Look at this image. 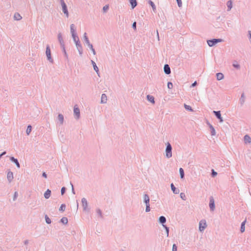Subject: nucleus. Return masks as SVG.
<instances>
[{"label":"nucleus","mask_w":251,"mask_h":251,"mask_svg":"<svg viewBox=\"0 0 251 251\" xmlns=\"http://www.w3.org/2000/svg\"><path fill=\"white\" fill-rule=\"evenodd\" d=\"M73 40L75 44L76 47L80 55H82L83 53V49L81 44H80L79 39L77 35L72 36Z\"/></svg>","instance_id":"nucleus-1"},{"label":"nucleus","mask_w":251,"mask_h":251,"mask_svg":"<svg viewBox=\"0 0 251 251\" xmlns=\"http://www.w3.org/2000/svg\"><path fill=\"white\" fill-rule=\"evenodd\" d=\"M166 147L165 149L166 156L168 158H170L172 156V147L169 142L166 143Z\"/></svg>","instance_id":"nucleus-2"},{"label":"nucleus","mask_w":251,"mask_h":251,"mask_svg":"<svg viewBox=\"0 0 251 251\" xmlns=\"http://www.w3.org/2000/svg\"><path fill=\"white\" fill-rule=\"evenodd\" d=\"M82 205L83 207V210L87 213L90 212V208L88 207V203L87 200L85 198H83L81 199Z\"/></svg>","instance_id":"nucleus-3"},{"label":"nucleus","mask_w":251,"mask_h":251,"mask_svg":"<svg viewBox=\"0 0 251 251\" xmlns=\"http://www.w3.org/2000/svg\"><path fill=\"white\" fill-rule=\"evenodd\" d=\"M223 40L222 39H213L207 41V44L209 47H212L215 44L219 42H222Z\"/></svg>","instance_id":"nucleus-4"},{"label":"nucleus","mask_w":251,"mask_h":251,"mask_svg":"<svg viewBox=\"0 0 251 251\" xmlns=\"http://www.w3.org/2000/svg\"><path fill=\"white\" fill-rule=\"evenodd\" d=\"M46 54L48 60L51 63H53V60L51 56V51L49 45H47L46 50Z\"/></svg>","instance_id":"nucleus-5"},{"label":"nucleus","mask_w":251,"mask_h":251,"mask_svg":"<svg viewBox=\"0 0 251 251\" xmlns=\"http://www.w3.org/2000/svg\"><path fill=\"white\" fill-rule=\"evenodd\" d=\"M61 4L62 7V11L64 14L66 15V17H69V12L67 9V5L64 2V0H60Z\"/></svg>","instance_id":"nucleus-6"},{"label":"nucleus","mask_w":251,"mask_h":251,"mask_svg":"<svg viewBox=\"0 0 251 251\" xmlns=\"http://www.w3.org/2000/svg\"><path fill=\"white\" fill-rule=\"evenodd\" d=\"M207 225L205 220H201L199 223V230L201 232L203 231L206 227Z\"/></svg>","instance_id":"nucleus-7"},{"label":"nucleus","mask_w":251,"mask_h":251,"mask_svg":"<svg viewBox=\"0 0 251 251\" xmlns=\"http://www.w3.org/2000/svg\"><path fill=\"white\" fill-rule=\"evenodd\" d=\"M74 113L76 119H78L80 118V110L79 108L76 105L74 106Z\"/></svg>","instance_id":"nucleus-8"},{"label":"nucleus","mask_w":251,"mask_h":251,"mask_svg":"<svg viewBox=\"0 0 251 251\" xmlns=\"http://www.w3.org/2000/svg\"><path fill=\"white\" fill-rule=\"evenodd\" d=\"M209 207L211 211H214L215 208V201L214 198L212 197L210 198L209 200Z\"/></svg>","instance_id":"nucleus-9"},{"label":"nucleus","mask_w":251,"mask_h":251,"mask_svg":"<svg viewBox=\"0 0 251 251\" xmlns=\"http://www.w3.org/2000/svg\"><path fill=\"white\" fill-rule=\"evenodd\" d=\"M213 113L215 116L220 120V122L221 123L223 122L224 121L223 118L221 116V112L220 111H213Z\"/></svg>","instance_id":"nucleus-10"},{"label":"nucleus","mask_w":251,"mask_h":251,"mask_svg":"<svg viewBox=\"0 0 251 251\" xmlns=\"http://www.w3.org/2000/svg\"><path fill=\"white\" fill-rule=\"evenodd\" d=\"M57 37L61 47L65 46L64 42L61 33L58 34Z\"/></svg>","instance_id":"nucleus-11"},{"label":"nucleus","mask_w":251,"mask_h":251,"mask_svg":"<svg viewBox=\"0 0 251 251\" xmlns=\"http://www.w3.org/2000/svg\"><path fill=\"white\" fill-rule=\"evenodd\" d=\"M10 160L12 162L14 163L16 165L17 167L18 168H20V164L17 159L15 158L14 157L12 156L10 157Z\"/></svg>","instance_id":"nucleus-12"},{"label":"nucleus","mask_w":251,"mask_h":251,"mask_svg":"<svg viewBox=\"0 0 251 251\" xmlns=\"http://www.w3.org/2000/svg\"><path fill=\"white\" fill-rule=\"evenodd\" d=\"M75 25L74 24H71L70 25V30L72 36L77 35L75 32Z\"/></svg>","instance_id":"nucleus-13"},{"label":"nucleus","mask_w":251,"mask_h":251,"mask_svg":"<svg viewBox=\"0 0 251 251\" xmlns=\"http://www.w3.org/2000/svg\"><path fill=\"white\" fill-rule=\"evenodd\" d=\"M164 72L166 75L171 74V69L168 64H165L164 66Z\"/></svg>","instance_id":"nucleus-14"},{"label":"nucleus","mask_w":251,"mask_h":251,"mask_svg":"<svg viewBox=\"0 0 251 251\" xmlns=\"http://www.w3.org/2000/svg\"><path fill=\"white\" fill-rule=\"evenodd\" d=\"M7 178L9 183L11 182L13 179V174L12 172L9 171L7 175Z\"/></svg>","instance_id":"nucleus-15"},{"label":"nucleus","mask_w":251,"mask_h":251,"mask_svg":"<svg viewBox=\"0 0 251 251\" xmlns=\"http://www.w3.org/2000/svg\"><path fill=\"white\" fill-rule=\"evenodd\" d=\"M57 120L59 122L60 125H62L64 123V116L62 114H59L57 117Z\"/></svg>","instance_id":"nucleus-16"},{"label":"nucleus","mask_w":251,"mask_h":251,"mask_svg":"<svg viewBox=\"0 0 251 251\" xmlns=\"http://www.w3.org/2000/svg\"><path fill=\"white\" fill-rule=\"evenodd\" d=\"M107 96L105 94H102L101 96L100 103H106L107 102Z\"/></svg>","instance_id":"nucleus-17"},{"label":"nucleus","mask_w":251,"mask_h":251,"mask_svg":"<svg viewBox=\"0 0 251 251\" xmlns=\"http://www.w3.org/2000/svg\"><path fill=\"white\" fill-rule=\"evenodd\" d=\"M245 94L244 93H243L241 95V97L239 99V102L241 104V106H242L244 103H245Z\"/></svg>","instance_id":"nucleus-18"},{"label":"nucleus","mask_w":251,"mask_h":251,"mask_svg":"<svg viewBox=\"0 0 251 251\" xmlns=\"http://www.w3.org/2000/svg\"><path fill=\"white\" fill-rule=\"evenodd\" d=\"M244 140L245 144H250L251 143V138L248 135H245L244 136Z\"/></svg>","instance_id":"nucleus-19"},{"label":"nucleus","mask_w":251,"mask_h":251,"mask_svg":"<svg viewBox=\"0 0 251 251\" xmlns=\"http://www.w3.org/2000/svg\"><path fill=\"white\" fill-rule=\"evenodd\" d=\"M171 188L173 192L175 194H177L179 193V190L176 189L173 183L171 184Z\"/></svg>","instance_id":"nucleus-20"},{"label":"nucleus","mask_w":251,"mask_h":251,"mask_svg":"<svg viewBox=\"0 0 251 251\" xmlns=\"http://www.w3.org/2000/svg\"><path fill=\"white\" fill-rule=\"evenodd\" d=\"M144 202L146 205L150 204V197L147 194L144 195Z\"/></svg>","instance_id":"nucleus-21"},{"label":"nucleus","mask_w":251,"mask_h":251,"mask_svg":"<svg viewBox=\"0 0 251 251\" xmlns=\"http://www.w3.org/2000/svg\"><path fill=\"white\" fill-rule=\"evenodd\" d=\"M22 19V17L21 16V15L18 13L16 12L14 14V19L16 21H19L21 20Z\"/></svg>","instance_id":"nucleus-22"},{"label":"nucleus","mask_w":251,"mask_h":251,"mask_svg":"<svg viewBox=\"0 0 251 251\" xmlns=\"http://www.w3.org/2000/svg\"><path fill=\"white\" fill-rule=\"evenodd\" d=\"M51 195V191L50 189H47L44 193V197L46 199H48Z\"/></svg>","instance_id":"nucleus-23"},{"label":"nucleus","mask_w":251,"mask_h":251,"mask_svg":"<svg viewBox=\"0 0 251 251\" xmlns=\"http://www.w3.org/2000/svg\"><path fill=\"white\" fill-rule=\"evenodd\" d=\"M158 221L159 223L163 225H164V224L166 223V219L164 216H161L159 218Z\"/></svg>","instance_id":"nucleus-24"},{"label":"nucleus","mask_w":251,"mask_h":251,"mask_svg":"<svg viewBox=\"0 0 251 251\" xmlns=\"http://www.w3.org/2000/svg\"><path fill=\"white\" fill-rule=\"evenodd\" d=\"M131 5L132 9H134L137 5L136 0H129Z\"/></svg>","instance_id":"nucleus-25"},{"label":"nucleus","mask_w":251,"mask_h":251,"mask_svg":"<svg viewBox=\"0 0 251 251\" xmlns=\"http://www.w3.org/2000/svg\"><path fill=\"white\" fill-rule=\"evenodd\" d=\"M227 6V11H229L232 7V1L231 0H228L226 2Z\"/></svg>","instance_id":"nucleus-26"},{"label":"nucleus","mask_w":251,"mask_h":251,"mask_svg":"<svg viewBox=\"0 0 251 251\" xmlns=\"http://www.w3.org/2000/svg\"><path fill=\"white\" fill-rule=\"evenodd\" d=\"M83 38H84V41H85L86 44L87 46H88L90 44H91V43L89 42V39H88V37L87 36V33L86 32L84 33V34L83 35Z\"/></svg>","instance_id":"nucleus-27"},{"label":"nucleus","mask_w":251,"mask_h":251,"mask_svg":"<svg viewBox=\"0 0 251 251\" xmlns=\"http://www.w3.org/2000/svg\"><path fill=\"white\" fill-rule=\"evenodd\" d=\"M91 63L93 66V68H94V70L96 72V73H97V74L99 75V68L98 67H97L96 63L93 61V60H91Z\"/></svg>","instance_id":"nucleus-28"},{"label":"nucleus","mask_w":251,"mask_h":251,"mask_svg":"<svg viewBox=\"0 0 251 251\" xmlns=\"http://www.w3.org/2000/svg\"><path fill=\"white\" fill-rule=\"evenodd\" d=\"M217 79L218 80H221L224 78V75L221 73H218L216 74Z\"/></svg>","instance_id":"nucleus-29"},{"label":"nucleus","mask_w":251,"mask_h":251,"mask_svg":"<svg viewBox=\"0 0 251 251\" xmlns=\"http://www.w3.org/2000/svg\"><path fill=\"white\" fill-rule=\"evenodd\" d=\"M147 100L151 102V103H155V101H154V97L152 96H150L149 95H147Z\"/></svg>","instance_id":"nucleus-30"},{"label":"nucleus","mask_w":251,"mask_h":251,"mask_svg":"<svg viewBox=\"0 0 251 251\" xmlns=\"http://www.w3.org/2000/svg\"><path fill=\"white\" fill-rule=\"evenodd\" d=\"M209 128L210 129V132L212 136H214L216 135V131L214 128V127L211 125H209Z\"/></svg>","instance_id":"nucleus-31"},{"label":"nucleus","mask_w":251,"mask_h":251,"mask_svg":"<svg viewBox=\"0 0 251 251\" xmlns=\"http://www.w3.org/2000/svg\"><path fill=\"white\" fill-rule=\"evenodd\" d=\"M148 2L151 6L153 11L154 12H156V6H155L154 3L151 0H149Z\"/></svg>","instance_id":"nucleus-32"},{"label":"nucleus","mask_w":251,"mask_h":251,"mask_svg":"<svg viewBox=\"0 0 251 251\" xmlns=\"http://www.w3.org/2000/svg\"><path fill=\"white\" fill-rule=\"evenodd\" d=\"M246 220H245L241 224L240 231L242 233H243L245 231V225L246 224Z\"/></svg>","instance_id":"nucleus-33"},{"label":"nucleus","mask_w":251,"mask_h":251,"mask_svg":"<svg viewBox=\"0 0 251 251\" xmlns=\"http://www.w3.org/2000/svg\"><path fill=\"white\" fill-rule=\"evenodd\" d=\"M179 172L180 174V176L181 179L184 178V172L183 169L182 168H179Z\"/></svg>","instance_id":"nucleus-34"},{"label":"nucleus","mask_w":251,"mask_h":251,"mask_svg":"<svg viewBox=\"0 0 251 251\" xmlns=\"http://www.w3.org/2000/svg\"><path fill=\"white\" fill-rule=\"evenodd\" d=\"M184 107L185 109L188 111H189L191 112L193 111V109L192 108V107L190 105L184 104Z\"/></svg>","instance_id":"nucleus-35"},{"label":"nucleus","mask_w":251,"mask_h":251,"mask_svg":"<svg viewBox=\"0 0 251 251\" xmlns=\"http://www.w3.org/2000/svg\"><path fill=\"white\" fill-rule=\"evenodd\" d=\"M31 130H32V126L30 125H28L27 127L26 130V134L27 135H29L30 133Z\"/></svg>","instance_id":"nucleus-36"},{"label":"nucleus","mask_w":251,"mask_h":251,"mask_svg":"<svg viewBox=\"0 0 251 251\" xmlns=\"http://www.w3.org/2000/svg\"><path fill=\"white\" fill-rule=\"evenodd\" d=\"M60 222L63 223V224H67L68 222V220L67 218L66 217H63L61 220Z\"/></svg>","instance_id":"nucleus-37"},{"label":"nucleus","mask_w":251,"mask_h":251,"mask_svg":"<svg viewBox=\"0 0 251 251\" xmlns=\"http://www.w3.org/2000/svg\"><path fill=\"white\" fill-rule=\"evenodd\" d=\"M88 47L90 48V49L91 50V51H92L93 52V54L94 55H96V52L95 51V49L93 48V46L92 45V44H90L88 46Z\"/></svg>","instance_id":"nucleus-38"},{"label":"nucleus","mask_w":251,"mask_h":251,"mask_svg":"<svg viewBox=\"0 0 251 251\" xmlns=\"http://www.w3.org/2000/svg\"><path fill=\"white\" fill-rule=\"evenodd\" d=\"M45 218L46 222L48 224H50L51 223V221L50 219V218L48 216V215H46L45 216Z\"/></svg>","instance_id":"nucleus-39"},{"label":"nucleus","mask_w":251,"mask_h":251,"mask_svg":"<svg viewBox=\"0 0 251 251\" xmlns=\"http://www.w3.org/2000/svg\"><path fill=\"white\" fill-rule=\"evenodd\" d=\"M61 48L62 49L63 52H64V55H65V57L66 58H68V54H67V53L66 52V50H65V46H63V47H61Z\"/></svg>","instance_id":"nucleus-40"},{"label":"nucleus","mask_w":251,"mask_h":251,"mask_svg":"<svg viewBox=\"0 0 251 251\" xmlns=\"http://www.w3.org/2000/svg\"><path fill=\"white\" fill-rule=\"evenodd\" d=\"M163 226L165 229V231L167 234V237L169 236V228L167 227L166 225H163Z\"/></svg>","instance_id":"nucleus-41"},{"label":"nucleus","mask_w":251,"mask_h":251,"mask_svg":"<svg viewBox=\"0 0 251 251\" xmlns=\"http://www.w3.org/2000/svg\"><path fill=\"white\" fill-rule=\"evenodd\" d=\"M66 208V205L65 204H62L59 208V211H64Z\"/></svg>","instance_id":"nucleus-42"},{"label":"nucleus","mask_w":251,"mask_h":251,"mask_svg":"<svg viewBox=\"0 0 251 251\" xmlns=\"http://www.w3.org/2000/svg\"><path fill=\"white\" fill-rule=\"evenodd\" d=\"M96 212L98 215H99L100 218L103 217L101 211L100 209H97Z\"/></svg>","instance_id":"nucleus-43"},{"label":"nucleus","mask_w":251,"mask_h":251,"mask_svg":"<svg viewBox=\"0 0 251 251\" xmlns=\"http://www.w3.org/2000/svg\"><path fill=\"white\" fill-rule=\"evenodd\" d=\"M180 197L183 200H186V196L184 193H181L180 194Z\"/></svg>","instance_id":"nucleus-44"},{"label":"nucleus","mask_w":251,"mask_h":251,"mask_svg":"<svg viewBox=\"0 0 251 251\" xmlns=\"http://www.w3.org/2000/svg\"><path fill=\"white\" fill-rule=\"evenodd\" d=\"M167 87H168V88L169 89H172L173 87V83L171 82H168Z\"/></svg>","instance_id":"nucleus-45"},{"label":"nucleus","mask_w":251,"mask_h":251,"mask_svg":"<svg viewBox=\"0 0 251 251\" xmlns=\"http://www.w3.org/2000/svg\"><path fill=\"white\" fill-rule=\"evenodd\" d=\"M233 66L237 69H240V65L237 63H233Z\"/></svg>","instance_id":"nucleus-46"},{"label":"nucleus","mask_w":251,"mask_h":251,"mask_svg":"<svg viewBox=\"0 0 251 251\" xmlns=\"http://www.w3.org/2000/svg\"><path fill=\"white\" fill-rule=\"evenodd\" d=\"M109 8V6L108 5H105V6H104L103 7V11L104 12H105L107 11V10Z\"/></svg>","instance_id":"nucleus-47"},{"label":"nucleus","mask_w":251,"mask_h":251,"mask_svg":"<svg viewBox=\"0 0 251 251\" xmlns=\"http://www.w3.org/2000/svg\"><path fill=\"white\" fill-rule=\"evenodd\" d=\"M18 196V192H15L14 194V196H13V200L14 201H15L17 199Z\"/></svg>","instance_id":"nucleus-48"},{"label":"nucleus","mask_w":251,"mask_h":251,"mask_svg":"<svg viewBox=\"0 0 251 251\" xmlns=\"http://www.w3.org/2000/svg\"><path fill=\"white\" fill-rule=\"evenodd\" d=\"M211 175L212 177H215L217 175V173L215 172L213 169H212Z\"/></svg>","instance_id":"nucleus-49"},{"label":"nucleus","mask_w":251,"mask_h":251,"mask_svg":"<svg viewBox=\"0 0 251 251\" xmlns=\"http://www.w3.org/2000/svg\"><path fill=\"white\" fill-rule=\"evenodd\" d=\"M65 192H66V188L65 187H62V188L61 189V195H63L64 194V193H65Z\"/></svg>","instance_id":"nucleus-50"},{"label":"nucleus","mask_w":251,"mask_h":251,"mask_svg":"<svg viewBox=\"0 0 251 251\" xmlns=\"http://www.w3.org/2000/svg\"><path fill=\"white\" fill-rule=\"evenodd\" d=\"M146 212H148L150 211L151 208H150V204H146Z\"/></svg>","instance_id":"nucleus-51"},{"label":"nucleus","mask_w":251,"mask_h":251,"mask_svg":"<svg viewBox=\"0 0 251 251\" xmlns=\"http://www.w3.org/2000/svg\"><path fill=\"white\" fill-rule=\"evenodd\" d=\"M176 2L177 3V5L179 7H181L182 6V1L181 0H176Z\"/></svg>","instance_id":"nucleus-52"},{"label":"nucleus","mask_w":251,"mask_h":251,"mask_svg":"<svg viewBox=\"0 0 251 251\" xmlns=\"http://www.w3.org/2000/svg\"><path fill=\"white\" fill-rule=\"evenodd\" d=\"M172 251H177V246L176 244H174L172 247Z\"/></svg>","instance_id":"nucleus-53"},{"label":"nucleus","mask_w":251,"mask_h":251,"mask_svg":"<svg viewBox=\"0 0 251 251\" xmlns=\"http://www.w3.org/2000/svg\"><path fill=\"white\" fill-rule=\"evenodd\" d=\"M133 28H134V30H136V23L135 22H134L133 24H132V25Z\"/></svg>","instance_id":"nucleus-54"},{"label":"nucleus","mask_w":251,"mask_h":251,"mask_svg":"<svg viewBox=\"0 0 251 251\" xmlns=\"http://www.w3.org/2000/svg\"><path fill=\"white\" fill-rule=\"evenodd\" d=\"M70 184L71 185V186H72V193L73 194H75V190H74L73 185V184L71 182H70Z\"/></svg>","instance_id":"nucleus-55"},{"label":"nucleus","mask_w":251,"mask_h":251,"mask_svg":"<svg viewBox=\"0 0 251 251\" xmlns=\"http://www.w3.org/2000/svg\"><path fill=\"white\" fill-rule=\"evenodd\" d=\"M197 84V81H195L194 83H193L191 84V87H194L195 86H196Z\"/></svg>","instance_id":"nucleus-56"},{"label":"nucleus","mask_w":251,"mask_h":251,"mask_svg":"<svg viewBox=\"0 0 251 251\" xmlns=\"http://www.w3.org/2000/svg\"><path fill=\"white\" fill-rule=\"evenodd\" d=\"M6 152L5 151L2 152L0 154V158L4 155H5L6 154Z\"/></svg>","instance_id":"nucleus-57"},{"label":"nucleus","mask_w":251,"mask_h":251,"mask_svg":"<svg viewBox=\"0 0 251 251\" xmlns=\"http://www.w3.org/2000/svg\"><path fill=\"white\" fill-rule=\"evenodd\" d=\"M42 176L45 177V178H47V174H46L45 172H43V174H42Z\"/></svg>","instance_id":"nucleus-58"},{"label":"nucleus","mask_w":251,"mask_h":251,"mask_svg":"<svg viewBox=\"0 0 251 251\" xmlns=\"http://www.w3.org/2000/svg\"><path fill=\"white\" fill-rule=\"evenodd\" d=\"M28 240H25V245L27 244H28Z\"/></svg>","instance_id":"nucleus-59"},{"label":"nucleus","mask_w":251,"mask_h":251,"mask_svg":"<svg viewBox=\"0 0 251 251\" xmlns=\"http://www.w3.org/2000/svg\"><path fill=\"white\" fill-rule=\"evenodd\" d=\"M156 32H157V38H158V39H159V34H158V31L157 30V31H156Z\"/></svg>","instance_id":"nucleus-60"}]
</instances>
